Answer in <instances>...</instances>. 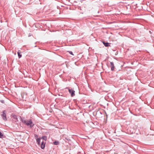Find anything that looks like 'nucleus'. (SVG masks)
<instances>
[{
	"label": "nucleus",
	"instance_id": "nucleus-1",
	"mask_svg": "<svg viewBox=\"0 0 154 154\" xmlns=\"http://www.w3.org/2000/svg\"><path fill=\"white\" fill-rule=\"evenodd\" d=\"M23 123L25 124L26 125L28 126L29 125L30 127H32L34 125L33 123L31 120H28L27 121L24 120L22 121Z\"/></svg>",
	"mask_w": 154,
	"mask_h": 154
},
{
	"label": "nucleus",
	"instance_id": "nucleus-2",
	"mask_svg": "<svg viewBox=\"0 0 154 154\" xmlns=\"http://www.w3.org/2000/svg\"><path fill=\"white\" fill-rule=\"evenodd\" d=\"M7 112L5 110H4L2 112V114H1V116L3 119L5 121L7 120Z\"/></svg>",
	"mask_w": 154,
	"mask_h": 154
},
{
	"label": "nucleus",
	"instance_id": "nucleus-3",
	"mask_svg": "<svg viewBox=\"0 0 154 154\" xmlns=\"http://www.w3.org/2000/svg\"><path fill=\"white\" fill-rule=\"evenodd\" d=\"M69 91L71 94L72 97H73L75 95V91L72 89H69Z\"/></svg>",
	"mask_w": 154,
	"mask_h": 154
},
{
	"label": "nucleus",
	"instance_id": "nucleus-4",
	"mask_svg": "<svg viewBox=\"0 0 154 154\" xmlns=\"http://www.w3.org/2000/svg\"><path fill=\"white\" fill-rule=\"evenodd\" d=\"M11 116L14 118V121L15 122H17L18 121L17 118V116H16L14 114H12L11 115Z\"/></svg>",
	"mask_w": 154,
	"mask_h": 154
},
{
	"label": "nucleus",
	"instance_id": "nucleus-5",
	"mask_svg": "<svg viewBox=\"0 0 154 154\" xmlns=\"http://www.w3.org/2000/svg\"><path fill=\"white\" fill-rule=\"evenodd\" d=\"M45 143L44 141H42L41 142V147L42 149H44L45 147Z\"/></svg>",
	"mask_w": 154,
	"mask_h": 154
},
{
	"label": "nucleus",
	"instance_id": "nucleus-6",
	"mask_svg": "<svg viewBox=\"0 0 154 154\" xmlns=\"http://www.w3.org/2000/svg\"><path fill=\"white\" fill-rule=\"evenodd\" d=\"M110 64L111 66V70H113L114 69V66L113 63L112 62H110Z\"/></svg>",
	"mask_w": 154,
	"mask_h": 154
},
{
	"label": "nucleus",
	"instance_id": "nucleus-7",
	"mask_svg": "<svg viewBox=\"0 0 154 154\" xmlns=\"http://www.w3.org/2000/svg\"><path fill=\"white\" fill-rule=\"evenodd\" d=\"M103 43L106 47H108L110 46L109 45V43L108 42H103Z\"/></svg>",
	"mask_w": 154,
	"mask_h": 154
},
{
	"label": "nucleus",
	"instance_id": "nucleus-8",
	"mask_svg": "<svg viewBox=\"0 0 154 154\" xmlns=\"http://www.w3.org/2000/svg\"><path fill=\"white\" fill-rule=\"evenodd\" d=\"M36 140L38 144L40 145V138H39V139H37Z\"/></svg>",
	"mask_w": 154,
	"mask_h": 154
},
{
	"label": "nucleus",
	"instance_id": "nucleus-9",
	"mask_svg": "<svg viewBox=\"0 0 154 154\" xmlns=\"http://www.w3.org/2000/svg\"><path fill=\"white\" fill-rule=\"evenodd\" d=\"M20 52L19 51L17 52V54L18 55L19 57V58H20L22 57V55L20 54Z\"/></svg>",
	"mask_w": 154,
	"mask_h": 154
},
{
	"label": "nucleus",
	"instance_id": "nucleus-10",
	"mask_svg": "<svg viewBox=\"0 0 154 154\" xmlns=\"http://www.w3.org/2000/svg\"><path fill=\"white\" fill-rule=\"evenodd\" d=\"M54 144L55 145H58L59 144V142L58 141H55L54 143Z\"/></svg>",
	"mask_w": 154,
	"mask_h": 154
},
{
	"label": "nucleus",
	"instance_id": "nucleus-11",
	"mask_svg": "<svg viewBox=\"0 0 154 154\" xmlns=\"http://www.w3.org/2000/svg\"><path fill=\"white\" fill-rule=\"evenodd\" d=\"M3 136V134L0 131V138H2Z\"/></svg>",
	"mask_w": 154,
	"mask_h": 154
},
{
	"label": "nucleus",
	"instance_id": "nucleus-12",
	"mask_svg": "<svg viewBox=\"0 0 154 154\" xmlns=\"http://www.w3.org/2000/svg\"><path fill=\"white\" fill-rule=\"evenodd\" d=\"M41 138L45 140H47V137L46 136H43Z\"/></svg>",
	"mask_w": 154,
	"mask_h": 154
},
{
	"label": "nucleus",
	"instance_id": "nucleus-13",
	"mask_svg": "<svg viewBox=\"0 0 154 154\" xmlns=\"http://www.w3.org/2000/svg\"><path fill=\"white\" fill-rule=\"evenodd\" d=\"M35 139L36 140L37 139H39L38 138V136L36 134L35 135Z\"/></svg>",
	"mask_w": 154,
	"mask_h": 154
},
{
	"label": "nucleus",
	"instance_id": "nucleus-14",
	"mask_svg": "<svg viewBox=\"0 0 154 154\" xmlns=\"http://www.w3.org/2000/svg\"><path fill=\"white\" fill-rule=\"evenodd\" d=\"M69 53L72 55H73L72 52L71 51H69Z\"/></svg>",
	"mask_w": 154,
	"mask_h": 154
},
{
	"label": "nucleus",
	"instance_id": "nucleus-15",
	"mask_svg": "<svg viewBox=\"0 0 154 154\" xmlns=\"http://www.w3.org/2000/svg\"><path fill=\"white\" fill-rule=\"evenodd\" d=\"M66 139L68 141H69L70 140V139H66Z\"/></svg>",
	"mask_w": 154,
	"mask_h": 154
}]
</instances>
